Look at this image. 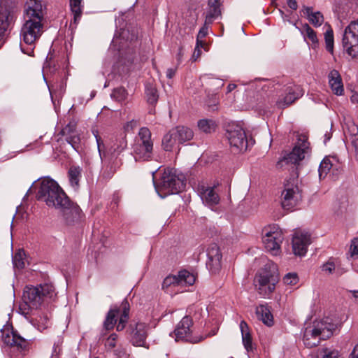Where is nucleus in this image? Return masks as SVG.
Returning <instances> with one entry per match:
<instances>
[{
	"instance_id": "54",
	"label": "nucleus",
	"mask_w": 358,
	"mask_h": 358,
	"mask_svg": "<svg viewBox=\"0 0 358 358\" xmlns=\"http://www.w3.org/2000/svg\"><path fill=\"white\" fill-rule=\"evenodd\" d=\"M350 252L351 257L358 255V237L355 238L351 241Z\"/></svg>"
},
{
	"instance_id": "48",
	"label": "nucleus",
	"mask_w": 358,
	"mask_h": 358,
	"mask_svg": "<svg viewBox=\"0 0 358 358\" xmlns=\"http://www.w3.org/2000/svg\"><path fill=\"white\" fill-rule=\"evenodd\" d=\"M339 353L337 350H331L328 348H323L318 354L317 358H338Z\"/></svg>"
},
{
	"instance_id": "29",
	"label": "nucleus",
	"mask_w": 358,
	"mask_h": 358,
	"mask_svg": "<svg viewBox=\"0 0 358 358\" xmlns=\"http://www.w3.org/2000/svg\"><path fill=\"white\" fill-rule=\"evenodd\" d=\"M174 133L177 137L178 142L180 144L184 143L193 138V131L185 126H177L173 128Z\"/></svg>"
},
{
	"instance_id": "8",
	"label": "nucleus",
	"mask_w": 358,
	"mask_h": 358,
	"mask_svg": "<svg viewBox=\"0 0 358 358\" xmlns=\"http://www.w3.org/2000/svg\"><path fill=\"white\" fill-rule=\"evenodd\" d=\"M302 195L295 178L287 180L281 194V205L285 210H292L301 201Z\"/></svg>"
},
{
	"instance_id": "6",
	"label": "nucleus",
	"mask_w": 358,
	"mask_h": 358,
	"mask_svg": "<svg viewBox=\"0 0 358 358\" xmlns=\"http://www.w3.org/2000/svg\"><path fill=\"white\" fill-rule=\"evenodd\" d=\"M332 335V331L327 328V324L322 321H315L307 327L303 333V343L308 348L318 345L321 340H325Z\"/></svg>"
},
{
	"instance_id": "58",
	"label": "nucleus",
	"mask_w": 358,
	"mask_h": 358,
	"mask_svg": "<svg viewBox=\"0 0 358 358\" xmlns=\"http://www.w3.org/2000/svg\"><path fill=\"white\" fill-rule=\"evenodd\" d=\"M176 71V69H168L166 71V77L170 79L172 78L175 76Z\"/></svg>"
},
{
	"instance_id": "4",
	"label": "nucleus",
	"mask_w": 358,
	"mask_h": 358,
	"mask_svg": "<svg viewBox=\"0 0 358 358\" xmlns=\"http://www.w3.org/2000/svg\"><path fill=\"white\" fill-rule=\"evenodd\" d=\"M225 131L231 151L235 153L243 152L249 146L253 145L252 140H248L245 129L241 123L229 122L225 126Z\"/></svg>"
},
{
	"instance_id": "59",
	"label": "nucleus",
	"mask_w": 358,
	"mask_h": 358,
	"mask_svg": "<svg viewBox=\"0 0 358 358\" xmlns=\"http://www.w3.org/2000/svg\"><path fill=\"white\" fill-rule=\"evenodd\" d=\"M199 47V45H196V47L194 54H193V57L194 58V60H196L200 56V55L201 53V51Z\"/></svg>"
},
{
	"instance_id": "42",
	"label": "nucleus",
	"mask_w": 358,
	"mask_h": 358,
	"mask_svg": "<svg viewBox=\"0 0 358 358\" xmlns=\"http://www.w3.org/2000/svg\"><path fill=\"white\" fill-rule=\"evenodd\" d=\"M127 92L124 87H117L113 90L110 96L118 102L124 101L127 97Z\"/></svg>"
},
{
	"instance_id": "38",
	"label": "nucleus",
	"mask_w": 358,
	"mask_h": 358,
	"mask_svg": "<svg viewBox=\"0 0 358 358\" xmlns=\"http://www.w3.org/2000/svg\"><path fill=\"white\" fill-rule=\"evenodd\" d=\"M37 288L43 301L48 299H51L56 296L54 286L50 283L41 284L37 286Z\"/></svg>"
},
{
	"instance_id": "7",
	"label": "nucleus",
	"mask_w": 358,
	"mask_h": 358,
	"mask_svg": "<svg viewBox=\"0 0 358 358\" xmlns=\"http://www.w3.org/2000/svg\"><path fill=\"white\" fill-rule=\"evenodd\" d=\"M342 46L352 59H358V20L351 22L345 29Z\"/></svg>"
},
{
	"instance_id": "51",
	"label": "nucleus",
	"mask_w": 358,
	"mask_h": 358,
	"mask_svg": "<svg viewBox=\"0 0 358 358\" xmlns=\"http://www.w3.org/2000/svg\"><path fill=\"white\" fill-rule=\"evenodd\" d=\"M283 282L286 285H295L299 282V277L296 273H288L284 276Z\"/></svg>"
},
{
	"instance_id": "45",
	"label": "nucleus",
	"mask_w": 358,
	"mask_h": 358,
	"mask_svg": "<svg viewBox=\"0 0 358 358\" xmlns=\"http://www.w3.org/2000/svg\"><path fill=\"white\" fill-rule=\"evenodd\" d=\"M306 38H308L313 43H317L318 42L316 32L308 24H305L303 26V31Z\"/></svg>"
},
{
	"instance_id": "40",
	"label": "nucleus",
	"mask_w": 358,
	"mask_h": 358,
	"mask_svg": "<svg viewBox=\"0 0 358 358\" xmlns=\"http://www.w3.org/2000/svg\"><path fill=\"white\" fill-rule=\"evenodd\" d=\"M198 127L200 131L206 134H210L215 131L216 128L215 122L212 120L203 119L198 122Z\"/></svg>"
},
{
	"instance_id": "26",
	"label": "nucleus",
	"mask_w": 358,
	"mask_h": 358,
	"mask_svg": "<svg viewBox=\"0 0 358 358\" xmlns=\"http://www.w3.org/2000/svg\"><path fill=\"white\" fill-rule=\"evenodd\" d=\"M301 12L314 27H320L324 22L323 15L319 12H313L312 7L303 6Z\"/></svg>"
},
{
	"instance_id": "16",
	"label": "nucleus",
	"mask_w": 358,
	"mask_h": 358,
	"mask_svg": "<svg viewBox=\"0 0 358 358\" xmlns=\"http://www.w3.org/2000/svg\"><path fill=\"white\" fill-rule=\"evenodd\" d=\"M310 235L306 232L296 231L292 238V250L295 255L303 257L310 244Z\"/></svg>"
},
{
	"instance_id": "52",
	"label": "nucleus",
	"mask_w": 358,
	"mask_h": 358,
	"mask_svg": "<svg viewBox=\"0 0 358 358\" xmlns=\"http://www.w3.org/2000/svg\"><path fill=\"white\" fill-rule=\"evenodd\" d=\"M117 335L115 333L111 334L105 342V345L108 350L113 349L116 346Z\"/></svg>"
},
{
	"instance_id": "1",
	"label": "nucleus",
	"mask_w": 358,
	"mask_h": 358,
	"mask_svg": "<svg viewBox=\"0 0 358 358\" xmlns=\"http://www.w3.org/2000/svg\"><path fill=\"white\" fill-rule=\"evenodd\" d=\"M37 198L45 202L48 207L58 210L66 224L78 223L83 217L80 207L70 200L54 180L45 178L41 181Z\"/></svg>"
},
{
	"instance_id": "20",
	"label": "nucleus",
	"mask_w": 358,
	"mask_h": 358,
	"mask_svg": "<svg viewBox=\"0 0 358 358\" xmlns=\"http://www.w3.org/2000/svg\"><path fill=\"white\" fill-rule=\"evenodd\" d=\"M192 324V320L188 316L184 317L174 330L176 341L185 340L192 341L190 337L192 332L190 327Z\"/></svg>"
},
{
	"instance_id": "53",
	"label": "nucleus",
	"mask_w": 358,
	"mask_h": 358,
	"mask_svg": "<svg viewBox=\"0 0 358 358\" xmlns=\"http://www.w3.org/2000/svg\"><path fill=\"white\" fill-rule=\"evenodd\" d=\"M92 133L96 138V141L97 143V148H98L99 155H100L101 158L102 159L101 150H102V147H104L103 141H102L101 136L99 135V132L97 130H93Z\"/></svg>"
},
{
	"instance_id": "14",
	"label": "nucleus",
	"mask_w": 358,
	"mask_h": 358,
	"mask_svg": "<svg viewBox=\"0 0 358 358\" xmlns=\"http://www.w3.org/2000/svg\"><path fill=\"white\" fill-rule=\"evenodd\" d=\"M149 326L144 322L131 324L127 329L130 342L134 346L145 347L146 338L148 335Z\"/></svg>"
},
{
	"instance_id": "5",
	"label": "nucleus",
	"mask_w": 358,
	"mask_h": 358,
	"mask_svg": "<svg viewBox=\"0 0 358 358\" xmlns=\"http://www.w3.org/2000/svg\"><path fill=\"white\" fill-rule=\"evenodd\" d=\"M158 194L164 198L169 194H175L181 192L185 186L183 178L176 176V171L171 169H165L158 184H155Z\"/></svg>"
},
{
	"instance_id": "39",
	"label": "nucleus",
	"mask_w": 358,
	"mask_h": 358,
	"mask_svg": "<svg viewBox=\"0 0 358 358\" xmlns=\"http://www.w3.org/2000/svg\"><path fill=\"white\" fill-rule=\"evenodd\" d=\"M145 92L148 103L151 105H155L157 102L159 98L157 90L155 87L151 83H147L145 85Z\"/></svg>"
},
{
	"instance_id": "36",
	"label": "nucleus",
	"mask_w": 358,
	"mask_h": 358,
	"mask_svg": "<svg viewBox=\"0 0 358 358\" xmlns=\"http://www.w3.org/2000/svg\"><path fill=\"white\" fill-rule=\"evenodd\" d=\"M113 157L110 158L108 164L103 168L102 176L105 179L111 178L121 165L120 162H118L117 159H113Z\"/></svg>"
},
{
	"instance_id": "55",
	"label": "nucleus",
	"mask_w": 358,
	"mask_h": 358,
	"mask_svg": "<svg viewBox=\"0 0 358 358\" xmlns=\"http://www.w3.org/2000/svg\"><path fill=\"white\" fill-rule=\"evenodd\" d=\"M354 150L355 157L358 160V136H354L352 139H348Z\"/></svg>"
},
{
	"instance_id": "10",
	"label": "nucleus",
	"mask_w": 358,
	"mask_h": 358,
	"mask_svg": "<svg viewBox=\"0 0 358 358\" xmlns=\"http://www.w3.org/2000/svg\"><path fill=\"white\" fill-rule=\"evenodd\" d=\"M284 239L282 232L275 226L266 227L262 231V242L266 250L273 255L280 253V245Z\"/></svg>"
},
{
	"instance_id": "64",
	"label": "nucleus",
	"mask_w": 358,
	"mask_h": 358,
	"mask_svg": "<svg viewBox=\"0 0 358 358\" xmlns=\"http://www.w3.org/2000/svg\"><path fill=\"white\" fill-rule=\"evenodd\" d=\"M352 292V294H353V296L355 297V299L358 302V291H356V290H354Z\"/></svg>"
},
{
	"instance_id": "2",
	"label": "nucleus",
	"mask_w": 358,
	"mask_h": 358,
	"mask_svg": "<svg viewBox=\"0 0 358 358\" xmlns=\"http://www.w3.org/2000/svg\"><path fill=\"white\" fill-rule=\"evenodd\" d=\"M43 20H35L34 18L25 17L20 32L21 39L23 43H20L22 52L28 55L34 53V44L39 39L43 32Z\"/></svg>"
},
{
	"instance_id": "28",
	"label": "nucleus",
	"mask_w": 358,
	"mask_h": 358,
	"mask_svg": "<svg viewBox=\"0 0 358 358\" xmlns=\"http://www.w3.org/2000/svg\"><path fill=\"white\" fill-rule=\"evenodd\" d=\"M200 194L203 202L209 206H213L220 201L219 196L213 187H203Z\"/></svg>"
},
{
	"instance_id": "32",
	"label": "nucleus",
	"mask_w": 358,
	"mask_h": 358,
	"mask_svg": "<svg viewBox=\"0 0 358 358\" xmlns=\"http://www.w3.org/2000/svg\"><path fill=\"white\" fill-rule=\"evenodd\" d=\"M240 329L242 334V341L244 348L248 352L252 351L253 349L252 338L249 331V327L244 320L241 322Z\"/></svg>"
},
{
	"instance_id": "35",
	"label": "nucleus",
	"mask_w": 358,
	"mask_h": 358,
	"mask_svg": "<svg viewBox=\"0 0 358 358\" xmlns=\"http://www.w3.org/2000/svg\"><path fill=\"white\" fill-rule=\"evenodd\" d=\"M119 313L120 309L117 308L109 310L103 322V327L106 330H111L114 328L117 321V317Z\"/></svg>"
},
{
	"instance_id": "3",
	"label": "nucleus",
	"mask_w": 358,
	"mask_h": 358,
	"mask_svg": "<svg viewBox=\"0 0 358 358\" xmlns=\"http://www.w3.org/2000/svg\"><path fill=\"white\" fill-rule=\"evenodd\" d=\"M279 281L277 266L273 262L266 264L256 275L255 286L263 297H268L275 289Z\"/></svg>"
},
{
	"instance_id": "27",
	"label": "nucleus",
	"mask_w": 358,
	"mask_h": 358,
	"mask_svg": "<svg viewBox=\"0 0 358 358\" xmlns=\"http://www.w3.org/2000/svg\"><path fill=\"white\" fill-rule=\"evenodd\" d=\"M255 313L257 318L266 325L271 327L273 324V315L267 306L259 305L256 307Z\"/></svg>"
},
{
	"instance_id": "62",
	"label": "nucleus",
	"mask_w": 358,
	"mask_h": 358,
	"mask_svg": "<svg viewBox=\"0 0 358 358\" xmlns=\"http://www.w3.org/2000/svg\"><path fill=\"white\" fill-rule=\"evenodd\" d=\"M350 100L353 103H358V93H354L351 96Z\"/></svg>"
},
{
	"instance_id": "49",
	"label": "nucleus",
	"mask_w": 358,
	"mask_h": 358,
	"mask_svg": "<svg viewBox=\"0 0 358 358\" xmlns=\"http://www.w3.org/2000/svg\"><path fill=\"white\" fill-rule=\"evenodd\" d=\"M203 78L206 80V83L214 87L215 90H218L224 86V81L219 78H210L207 76H204Z\"/></svg>"
},
{
	"instance_id": "47",
	"label": "nucleus",
	"mask_w": 358,
	"mask_h": 358,
	"mask_svg": "<svg viewBox=\"0 0 358 358\" xmlns=\"http://www.w3.org/2000/svg\"><path fill=\"white\" fill-rule=\"evenodd\" d=\"M127 141L126 138L124 137L120 138L111 148L113 150V154H120L127 148Z\"/></svg>"
},
{
	"instance_id": "24",
	"label": "nucleus",
	"mask_w": 358,
	"mask_h": 358,
	"mask_svg": "<svg viewBox=\"0 0 358 358\" xmlns=\"http://www.w3.org/2000/svg\"><path fill=\"white\" fill-rule=\"evenodd\" d=\"M321 268L328 275L335 273L337 276H341L346 272V270L341 267L340 262L334 257L329 258L327 262L322 265Z\"/></svg>"
},
{
	"instance_id": "31",
	"label": "nucleus",
	"mask_w": 358,
	"mask_h": 358,
	"mask_svg": "<svg viewBox=\"0 0 358 358\" xmlns=\"http://www.w3.org/2000/svg\"><path fill=\"white\" fill-rule=\"evenodd\" d=\"M32 323L40 331H43L48 329L51 324L50 315L46 312H38L36 317L33 320Z\"/></svg>"
},
{
	"instance_id": "60",
	"label": "nucleus",
	"mask_w": 358,
	"mask_h": 358,
	"mask_svg": "<svg viewBox=\"0 0 358 358\" xmlns=\"http://www.w3.org/2000/svg\"><path fill=\"white\" fill-rule=\"evenodd\" d=\"M137 124V122L136 120H131L129 122H127V124H126V129H129V128L130 129H132L134 127H136Z\"/></svg>"
},
{
	"instance_id": "57",
	"label": "nucleus",
	"mask_w": 358,
	"mask_h": 358,
	"mask_svg": "<svg viewBox=\"0 0 358 358\" xmlns=\"http://www.w3.org/2000/svg\"><path fill=\"white\" fill-rule=\"evenodd\" d=\"M287 4L292 10H296L298 8V4L296 0H287Z\"/></svg>"
},
{
	"instance_id": "46",
	"label": "nucleus",
	"mask_w": 358,
	"mask_h": 358,
	"mask_svg": "<svg viewBox=\"0 0 358 358\" xmlns=\"http://www.w3.org/2000/svg\"><path fill=\"white\" fill-rule=\"evenodd\" d=\"M213 22H210L207 24L206 19H205L204 24L203 27L200 29L197 37H196V44L197 45L203 46V42L201 41L202 38H205L206 36L208 34V28L210 27V24Z\"/></svg>"
},
{
	"instance_id": "12",
	"label": "nucleus",
	"mask_w": 358,
	"mask_h": 358,
	"mask_svg": "<svg viewBox=\"0 0 358 358\" xmlns=\"http://www.w3.org/2000/svg\"><path fill=\"white\" fill-rule=\"evenodd\" d=\"M14 18V7L8 2H1L0 4V48L5 42Z\"/></svg>"
},
{
	"instance_id": "23",
	"label": "nucleus",
	"mask_w": 358,
	"mask_h": 358,
	"mask_svg": "<svg viewBox=\"0 0 358 358\" xmlns=\"http://www.w3.org/2000/svg\"><path fill=\"white\" fill-rule=\"evenodd\" d=\"M329 84L332 92L338 96L343 94L344 92L341 76L337 70H331L329 75Z\"/></svg>"
},
{
	"instance_id": "37",
	"label": "nucleus",
	"mask_w": 358,
	"mask_h": 358,
	"mask_svg": "<svg viewBox=\"0 0 358 358\" xmlns=\"http://www.w3.org/2000/svg\"><path fill=\"white\" fill-rule=\"evenodd\" d=\"M122 312L116 326V329L117 331H122L125 328L128 321L129 307L128 301L126 299H124L122 303Z\"/></svg>"
},
{
	"instance_id": "17",
	"label": "nucleus",
	"mask_w": 358,
	"mask_h": 358,
	"mask_svg": "<svg viewBox=\"0 0 358 358\" xmlns=\"http://www.w3.org/2000/svg\"><path fill=\"white\" fill-rule=\"evenodd\" d=\"M206 266L213 273H217L221 268L222 253L220 248L215 243L210 244L207 249Z\"/></svg>"
},
{
	"instance_id": "33",
	"label": "nucleus",
	"mask_w": 358,
	"mask_h": 358,
	"mask_svg": "<svg viewBox=\"0 0 358 358\" xmlns=\"http://www.w3.org/2000/svg\"><path fill=\"white\" fill-rule=\"evenodd\" d=\"M70 185L75 189L79 187V182L82 176V169L79 166H71L68 171Z\"/></svg>"
},
{
	"instance_id": "13",
	"label": "nucleus",
	"mask_w": 358,
	"mask_h": 358,
	"mask_svg": "<svg viewBox=\"0 0 358 358\" xmlns=\"http://www.w3.org/2000/svg\"><path fill=\"white\" fill-rule=\"evenodd\" d=\"M195 282V276L190 272L184 270L178 275L167 276L163 281L162 288L166 291L170 287H186L192 285Z\"/></svg>"
},
{
	"instance_id": "21",
	"label": "nucleus",
	"mask_w": 358,
	"mask_h": 358,
	"mask_svg": "<svg viewBox=\"0 0 358 358\" xmlns=\"http://www.w3.org/2000/svg\"><path fill=\"white\" fill-rule=\"evenodd\" d=\"M44 8L40 1L27 0L25 4V17L35 20H44Z\"/></svg>"
},
{
	"instance_id": "56",
	"label": "nucleus",
	"mask_w": 358,
	"mask_h": 358,
	"mask_svg": "<svg viewBox=\"0 0 358 358\" xmlns=\"http://www.w3.org/2000/svg\"><path fill=\"white\" fill-rule=\"evenodd\" d=\"M114 354L117 358H129V356L126 349L122 346H119L117 349L114 350Z\"/></svg>"
},
{
	"instance_id": "22",
	"label": "nucleus",
	"mask_w": 358,
	"mask_h": 358,
	"mask_svg": "<svg viewBox=\"0 0 358 358\" xmlns=\"http://www.w3.org/2000/svg\"><path fill=\"white\" fill-rule=\"evenodd\" d=\"M69 6L73 18L70 24V28L75 29L79 23L84 8L83 0H69Z\"/></svg>"
},
{
	"instance_id": "34",
	"label": "nucleus",
	"mask_w": 358,
	"mask_h": 358,
	"mask_svg": "<svg viewBox=\"0 0 358 358\" xmlns=\"http://www.w3.org/2000/svg\"><path fill=\"white\" fill-rule=\"evenodd\" d=\"M178 142L177 137L173 129H171L167 134H166L163 138L162 145L163 149L166 152H171Z\"/></svg>"
},
{
	"instance_id": "63",
	"label": "nucleus",
	"mask_w": 358,
	"mask_h": 358,
	"mask_svg": "<svg viewBox=\"0 0 358 358\" xmlns=\"http://www.w3.org/2000/svg\"><path fill=\"white\" fill-rule=\"evenodd\" d=\"M236 87V85L233 84V83L229 84V85H228V86H227V93L231 92V91H233Z\"/></svg>"
},
{
	"instance_id": "18",
	"label": "nucleus",
	"mask_w": 358,
	"mask_h": 358,
	"mask_svg": "<svg viewBox=\"0 0 358 358\" xmlns=\"http://www.w3.org/2000/svg\"><path fill=\"white\" fill-rule=\"evenodd\" d=\"M303 94V90L299 86L288 87L285 90V95L280 98L276 104L279 108H286Z\"/></svg>"
},
{
	"instance_id": "61",
	"label": "nucleus",
	"mask_w": 358,
	"mask_h": 358,
	"mask_svg": "<svg viewBox=\"0 0 358 358\" xmlns=\"http://www.w3.org/2000/svg\"><path fill=\"white\" fill-rule=\"evenodd\" d=\"M350 358H358V345L354 348L353 351L350 354Z\"/></svg>"
},
{
	"instance_id": "19",
	"label": "nucleus",
	"mask_w": 358,
	"mask_h": 358,
	"mask_svg": "<svg viewBox=\"0 0 358 358\" xmlns=\"http://www.w3.org/2000/svg\"><path fill=\"white\" fill-rule=\"evenodd\" d=\"M24 303L31 308H38L43 302L37 286H26L22 295Z\"/></svg>"
},
{
	"instance_id": "30",
	"label": "nucleus",
	"mask_w": 358,
	"mask_h": 358,
	"mask_svg": "<svg viewBox=\"0 0 358 358\" xmlns=\"http://www.w3.org/2000/svg\"><path fill=\"white\" fill-rule=\"evenodd\" d=\"M59 134L65 137V141L75 150L78 148L80 138L76 132L72 131L71 127L69 124L62 129Z\"/></svg>"
},
{
	"instance_id": "44",
	"label": "nucleus",
	"mask_w": 358,
	"mask_h": 358,
	"mask_svg": "<svg viewBox=\"0 0 358 358\" xmlns=\"http://www.w3.org/2000/svg\"><path fill=\"white\" fill-rule=\"evenodd\" d=\"M324 40L326 49L330 53L334 51V32L331 28H329L324 33Z\"/></svg>"
},
{
	"instance_id": "41",
	"label": "nucleus",
	"mask_w": 358,
	"mask_h": 358,
	"mask_svg": "<svg viewBox=\"0 0 358 358\" xmlns=\"http://www.w3.org/2000/svg\"><path fill=\"white\" fill-rule=\"evenodd\" d=\"M25 252L22 249L18 250L13 257V262L15 267L22 268L25 265Z\"/></svg>"
},
{
	"instance_id": "50",
	"label": "nucleus",
	"mask_w": 358,
	"mask_h": 358,
	"mask_svg": "<svg viewBox=\"0 0 358 358\" xmlns=\"http://www.w3.org/2000/svg\"><path fill=\"white\" fill-rule=\"evenodd\" d=\"M347 130L345 134L348 139H352L354 136H358V127L352 122L347 123Z\"/></svg>"
},
{
	"instance_id": "43",
	"label": "nucleus",
	"mask_w": 358,
	"mask_h": 358,
	"mask_svg": "<svg viewBox=\"0 0 358 358\" xmlns=\"http://www.w3.org/2000/svg\"><path fill=\"white\" fill-rule=\"evenodd\" d=\"M332 167V164L329 159L324 158L320 163L319 166V176L321 179L322 178H325L328 172Z\"/></svg>"
},
{
	"instance_id": "15",
	"label": "nucleus",
	"mask_w": 358,
	"mask_h": 358,
	"mask_svg": "<svg viewBox=\"0 0 358 358\" xmlns=\"http://www.w3.org/2000/svg\"><path fill=\"white\" fill-rule=\"evenodd\" d=\"M2 339L8 345L15 346L20 352L28 350L31 344V340L25 339L22 337L17 331L12 329L8 330L7 332L3 331Z\"/></svg>"
},
{
	"instance_id": "9",
	"label": "nucleus",
	"mask_w": 358,
	"mask_h": 358,
	"mask_svg": "<svg viewBox=\"0 0 358 358\" xmlns=\"http://www.w3.org/2000/svg\"><path fill=\"white\" fill-rule=\"evenodd\" d=\"M308 138L306 134H300L297 135V141L292 152L283 157L282 161L286 164H298L301 161L305 159L306 155H310L311 148Z\"/></svg>"
},
{
	"instance_id": "25",
	"label": "nucleus",
	"mask_w": 358,
	"mask_h": 358,
	"mask_svg": "<svg viewBox=\"0 0 358 358\" xmlns=\"http://www.w3.org/2000/svg\"><path fill=\"white\" fill-rule=\"evenodd\" d=\"M220 0H208L205 19L207 24L213 22L217 17L221 15Z\"/></svg>"
},
{
	"instance_id": "11",
	"label": "nucleus",
	"mask_w": 358,
	"mask_h": 358,
	"mask_svg": "<svg viewBox=\"0 0 358 358\" xmlns=\"http://www.w3.org/2000/svg\"><path fill=\"white\" fill-rule=\"evenodd\" d=\"M140 141L134 148L136 160H148L151 158L153 143L151 141V132L146 127H142L138 132Z\"/></svg>"
}]
</instances>
